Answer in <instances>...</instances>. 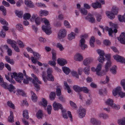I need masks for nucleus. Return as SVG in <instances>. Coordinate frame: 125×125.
Wrapping results in <instances>:
<instances>
[{"label": "nucleus", "mask_w": 125, "mask_h": 125, "mask_svg": "<svg viewBox=\"0 0 125 125\" xmlns=\"http://www.w3.org/2000/svg\"><path fill=\"white\" fill-rule=\"evenodd\" d=\"M7 42L14 49L16 52H20V49L16 45L17 43L15 41L11 40H7Z\"/></svg>", "instance_id": "5"}, {"label": "nucleus", "mask_w": 125, "mask_h": 125, "mask_svg": "<svg viewBox=\"0 0 125 125\" xmlns=\"http://www.w3.org/2000/svg\"><path fill=\"white\" fill-rule=\"evenodd\" d=\"M93 61V59L90 58H88L84 59L83 61V63L85 65L90 63Z\"/></svg>", "instance_id": "20"}, {"label": "nucleus", "mask_w": 125, "mask_h": 125, "mask_svg": "<svg viewBox=\"0 0 125 125\" xmlns=\"http://www.w3.org/2000/svg\"><path fill=\"white\" fill-rule=\"evenodd\" d=\"M101 64L99 63L97 65L96 69V74L99 76H100L102 75V73L100 72V71L101 69Z\"/></svg>", "instance_id": "16"}, {"label": "nucleus", "mask_w": 125, "mask_h": 125, "mask_svg": "<svg viewBox=\"0 0 125 125\" xmlns=\"http://www.w3.org/2000/svg\"><path fill=\"white\" fill-rule=\"evenodd\" d=\"M106 14L107 16L111 19H113L115 17V15L114 13L111 12L106 11Z\"/></svg>", "instance_id": "24"}, {"label": "nucleus", "mask_w": 125, "mask_h": 125, "mask_svg": "<svg viewBox=\"0 0 125 125\" xmlns=\"http://www.w3.org/2000/svg\"><path fill=\"white\" fill-rule=\"evenodd\" d=\"M26 78L23 80V82L24 83L27 84L28 83L29 81L31 80V78L28 76H26Z\"/></svg>", "instance_id": "36"}, {"label": "nucleus", "mask_w": 125, "mask_h": 125, "mask_svg": "<svg viewBox=\"0 0 125 125\" xmlns=\"http://www.w3.org/2000/svg\"><path fill=\"white\" fill-rule=\"evenodd\" d=\"M24 3L28 7L31 8H33L34 7L33 3L31 1L25 0Z\"/></svg>", "instance_id": "18"}, {"label": "nucleus", "mask_w": 125, "mask_h": 125, "mask_svg": "<svg viewBox=\"0 0 125 125\" xmlns=\"http://www.w3.org/2000/svg\"><path fill=\"white\" fill-rule=\"evenodd\" d=\"M56 94L57 96H60L61 94V90L60 88H57L56 89Z\"/></svg>", "instance_id": "58"}, {"label": "nucleus", "mask_w": 125, "mask_h": 125, "mask_svg": "<svg viewBox=\"0 0 125 125\" xmlns=\"http://www.w3.org/2000/svg\"><path fill=\"white\" fill-rule=\"evenodd\" d=\"M110 106L113 109H119L120 108V106L119 105H116L115 104H113V103Z\"/></svg>", "instance_id": "43"}, {"label": "nucleus", "mask_w": 125, "mask_h": 125, "mask_svg": "<svg viewBox=\"0 0 125 125\" xmlns=\"http://www.w3.org/2000/svg\"><path fill=\"white\" fill-rule=\"evenodd\" d=\"M12 75H11V79H13L14 78L15 80L17 82H18L21 83V81H20L18 79V77H17L18 74L17 73L15 72H14L12 73Z\"/></svg>", "instance_id": "23"}, {"label": "nucleus", "mask_w": 125, "mask_h": 125, "mask_svg": "<svg viewBox=\"0 0 125 125\" xmlns=\"http://www.w3.org/2000/svg\"><path fill=\"white\" fill-rule=\"evenodd\" d=\"M7 104L9 107L13 109H14L15 106L11 102L8 101L7 102Z\"/></svg>", "instance_id": "57"}, {"label": "nucleus", "mask_w": 125, "mask_h": 125, "mask_svg": "<svg viewBox=\"0 0 125 125\" xmlns=\"http://www.w3.org/2000/svg\"><path fill=\"white\" fill-rule=\"evenodd\" d=\"M59 99L60 101L63 103H65L66 101L65 99L63 96H59Z\"/></svg>", "instance_id": "61"}, {"label": "nucleus", "mask_w": 125, "mask_h": 125, "mask_svg": "<svg viewBox=\"0 0 125 125\" xmlns=\"http://www.w3.org/2000/svg\"><path fill=\"white\" fill-rule=\"evenodd\" d=\"M36 4L37 6L39 7H43L45 8L46 7V6L43 3H36Z\"/></svg>", "instance_id": "64"}, {"label": "nucleus", "mask_w": 125, "mask_h": 125, "mask_svg": "<svg viewBox=\"0 0 125 125\" xmlns=\"http://www.w3.org/2000/svg\"><path fill=\"white\" fill-rule=\"evenodd\" d=\"M15 13L16 15L19 18H21L22 16L23 13L21 11H19L17 10H16L15 11Z\"/></svg>", "instance_id": "42"}, {"label": "nucleus", "mask_w": 125, "mask_h": 125, "mask_svg": "<svg viewBox=\"0 0 125 125\" xmlns=\"http://www.w3.org/2000/svg\"><path fill=\"white\" fill-rule=\"evenodd\" d=\"M47 80L51 81H54V78L52 75H47Z\"/></svg>", "instance_id": "44"}, {"label": "nucleus", "mask_w": 125, "mask_h": 125, "mask_svg": "<svg viewBox=\"0 0 125 125\" xmlns=\"http://www.w3.org/2000/svg\"><path fill=\"white\" fill-rule=\"evenodd\" d=\"M64 25L67 28H70V26L68 22L66 21H65L64 22Z\"/></svg>", "instance_id": "63"}, {"label": "nucleus", "mask_w": 125, "mask_h": 125, "mask_svg": "<svg viewBox=\"0 0 125 125\" xmlns=\"http://www.w3.org/2000/svg\"><path fill=\"white\" fill-rule=\"evenodd\" d=\"M97 52L98 54L99 55V56L98 59V60L99 62L103 63L104 61V53L103 51L100 50H97Z\"/></svg>", "instance_id": "8"}, {"label": "nucleus", "mask_w": 125, "mask_h": 125, "mask_svg": "<svg viewBox=\"0 0 125 125\" xmlns=\"http://www.w3.org/2000/svg\"><path fill=\"white\" fill-rule=\"evenodd\" d=\"M62 70L66 74H68L70 72V70L69 68L66 67L64 66L62 67Z\"/></svg>", "instance_id": "28"}, {"label": "nucleus", "mask_w": 125, "mask_h": 125, "mask_svg": "<svg viewBox=\"0 0 125 125\" xmlns=\"http://www.w3.org/2000/svg\"><path fill=\"white\" fill-rule=\"evenodd\" d=\"M86 114V111L84 108H80L78 112V115L80 118L84 117Z\"/></svg>", "instance_id": "10"}, {"label": "nucleus", "mask_w": 125, "mask_h": 125, "mask_svg": "<svg viewBox=\"0 0 125 125\" xmlns=\"http://www.w3.org/2000/svg\"><path fill=\"white\" fill-rule=\"evenodd\" d=\"M36 115L38 118L42 119L43 116V114L42 111L40 110L38 111L36 114Z\"/></svg>", "instance_id": "25"}, {"label": "nucleus", "mask_w": 125, "mask_h": 125, "mask_svg": "<svg viewBox=\"0 0 125 125\" xmlns=\"http://www.w3.org/2000/svg\"><path fill=\"white\" fill-rule=\"evenodd\" d=\"M114 59L117 61L120 62L121 63H124L125 61V59L123 57L118 55H116L113 56Z\"/></svg>", "instance_id": "11"}, {"label": "nucleus", "mask_w": 125, "mask_h": 125, "mask_svg": "<svg viewBox=\"0 0 125 125\" xmlns=\"http://www.w3.org/2000/svg\"><path fill=\"white\" fill-rule=\"evenodd\" d=\"M113 103V100L110 98L108 99L106 101V104L108 105H109L110 106Z\"/></svg>", "instance_id": "53"}, {"label": "nucleus", "mask_w": 125, "mask_h": 125, "mask_svg": "<svg viewBox=\"0 0 125 125\" xmlns=\"http://www.w3.org/2000/svg\"><path fill=\"white\" fill-rule=\"evenodd\" d=\"M122 89L121 87L120 86L117 87L113 91V94L114 96H115L117 95L121 91Z\"/></svg>", "instance_id": "13"}, {"label": "nucleus", "mask_w": 125, "mask_h": 125, "mask_svg": "<svg viewBox=\"0 0 125 125\" xmlns=\"http://www.w3.org/2000/svg\"><path fill=\"white\" fill-rule=\"evenodd\" d=\"M62 115L63 117L64 118L67 119L68 118V117L66 113V111L65 110H62Z\"/></svg>", "instance_id": "55"}, {"label": "nucleus", "mask_w": 125, "mask_h": 125, "mask_svg": "<svg viewBox=\"0 0 125 125\" xmlns=\"http://www.w3.org/2000/svg\"><path fill=\"white\" fill-rule=\"evenodd\" d=\"M85 19L91 23L95 22V18L93 15L91 13H89L87 16L85 17Z\"/></svg>", "instance_id": "12"}, {"label": "nucleus", "mask_w": 125, "mask_h": 125, "mask_svg": "<svg viewBox=\"0 0 125 125\" xmlns=\"http://www.w3.org/2000/svg\"><path fill=\"white\" fill-rule=\"evenodd\" d=\"M105 57L107 58V62L106 63L105 66V72H107L109 70V68L111 66V62L110 61V55L109 54H106L105 55Z\"/></svg>", "instance_id": "7"}, {"label": "nucleus", "mask_w": 125, "mask_h": 125, "mask_svg": "<svg viewBox=\"0 0 125 125\" xmlns=\"http://www.w3.org/2000/svg\"><path fill=\"white\" fill-rule=\"evenodd\" d=\"M31 60L33 63L35 64L36 63H37L38 65L40 66H41L42 65V63L37 60L33 56L31 57Z\"/></svg>", "instance_id": "19"}, {"label": "nucleus", "mask_w": 125, "mask_h": 125, "mask_svg": "<svg viewBox=\"0 0 125 125\" xmlns=\"http://www.w3.org/2000/svg\"><path fill=\"white\" fill-rule=\"evenodd\" d=\"M80 11L83 15H85L87 14V10L84 8L81 9L80 10Z\"/></svg>", "instance_id": "38"}, {"label": "nucleus", "mask_w": 125, "mask_h": 125, "mask_svg": "<svg viewBox=\"0 0 125 125\" xmlns=\"http://www.w3.org/2000/svg\"><path fill=\"white\" fill-rule=\"evenodd\" d=\"M55 97V92H51L50 95V98L51 100H53Z\"/></svg>", "instance_id": "45"}, {"label": "nucleus", "mask_w": 125, "mask_h": 125, "mask_svg": "<svg viewBox=\"0 0 125 125\" xmlns=\"http://www.w3.org/2000/svg\"><path fill=\"white\" fill-rule=\"evenodd\" d=\"M117 122L119 125H125V118L124 117L118 120Z\"/></svg>", "instance_id": "30"}, {"label": "nucleus", "mask_w": 125, "mask_h": 125, "mask_svg": "<svg viewBox=\"0 0 125 125\" xmlns=\"http://www.w3.org/2000/svg\"><path fill=\"white\" fill-rule=\"evenodd\" d=\"M52 106L54 109L55 110H58L60 109L61 110L62 109L63 107L61 104L54 102L52 104Z\"/></svg>", "instance_id": "9"}, {"label": "nucleus", "mask_w": 125, "mask_h": 125, "mask_svg": "<svg viewBox=\"0 0 125 125\" xmlns=\"http://www.w3.org/2000/svg\"><path fill=\"white\" fill-rule=\"evenodd\" d=\"M31 99L34 102L37 101V97L34 93L32 91H31Z\"/></svg>", "instance_id": "29"}, {"label": "nucleus", "mask_w": 125, "mask_h": 125, "mask_svg": "<svg viewBox=\"0 0 125 125\" xmlns=\"http://www.w3.org/2000/svg\"><path fill=\"white\" fill-rule=\"evenodd\" d=\"M15 89V87L12 85L10 84L8 86L7 89H8L10 92H13L14 93H15V91H14V90Z\"/></svg>", "instance_id": "21"}, {"label": "nucleus", "mask_w": 125, "mask_h": 125, "mask_svg": "<svg viewBox=\"0 0 125 125\" xmlns=\"http://www.w3.org/2000/svg\"><path fill=\"white\" fill-rule=\"evenodd\" d=\"M8 121L10 123H13L14 121L13 113L11 111L10 112V115L8 117Z\"/></svg>", "instance_id": "22"}, {"label": "nucleus", "mask_w": 125, "mask_h": 125, "mask_svg": "<svg viewBox=\"0 0 125 125\" xmlns=\"http://www.w3.org/2000/svg\"><path fill=\"white\" fill-rule=\"evenodd\" d=\"M31 76L33 77L34 79L32 80V83L33 84L34 86L35 87V89L37 91H38L40 90V87L36 83V82L40 84H41V82L40 81L36 76L33 74H31Z\"/></svg>", "instance_id": "3"}, {"label": "nucleus", "mask_w": 125, "mask_h": 125, "mask_svg": "<svg viewBox=\"0 0 125 125\" xmlns=\"http://www.w3.org/2000/svg\"><path fill=\"white\" fill-rule=\"evenodd\" d=\"M92 6L94 8H101L102 7L101 4L98 0L96 1L95 3H92Z\"/></svg>", "instance_id": "17"}, {"label": "nucleus", "mask_w": 125, "mask_h": 125, "mask_svg": "<svg viewBox=\"0 0 125 125\" xmlns=\"http://www.w3.org/2000/svg\"><path fill=\"white\" fill-rule=\"evenodd\" d=\"M48 63L51 65L55 66L56 63L54 61H49Z\"/></svg>", "instance_id": "62"}, {"label": "nucleus", "mask_w": 125, "mask_h": 125, "mask_svg": "<svg viewBox=\"0 0 125 125\" xmlns=\"http://www.w3.org/2000/svg\"><path fill=\"white\" fill-rule=\"evenodd\" d=\"M56 46L61 51H62L64 49V48L63 47L62 44L60 43H57Z\"/></svg>", "instance_id": "49"}, {"label": "nucleus", "mask_w": 125, "mask_h": 125, "mask_svg": "<svg viewBox=\"0 0 125 125\" xmlns=\"http://www.w3.org/2000/svg\"><path fill=\"white\" fill-rule=\"evenodd\" d=\"M23 116L24 118L26 119H29V116L27 110H25L23 111Z\"/></svg>", "instance_id": "31"}, {"label": "nucleus", "mask_w": 125, "mask_h": 125, "mask_svg": "<svg viewBox=\"0 0 125 125\" xmlns=\"http://www.w3.org/2000/svg\"><path fill=\"white\" fill-rule=\"evenodd\" d=\"M0 10L2 12L3 15L5 16L6 15V10L3 6L1 5L0 6Z\"/></svg>", "instance_id": "32"}, {"label": "nucleus", "mask_w": 125, "mask_h": 125, "mask_svg": "<svg viewBox=\"0 0 125 125\" xmlns=\"http://www.w3.org/2000/svg\"><path fill=\"white\" fill-rule=\"evenodd\" d=\"M57 63L60 65L63 66L67 63V61L65 59L58 58L57 60Z\"/></svg>", "instance_id": "15"}, {"label": "nucleus", "mask_w": 125, "mask_h": 125, "mask_svg": "<svg viewBox=\"0 0 125 125\" xmlns=\"http://www.w3.org/2000/svg\"><path fill=\"white\" fill-rule=\"evenodd\" d=\"M81 91H83L84 93L87 94L88 93L89 90L87 87L83 86L81 87Z\"/></svg>", "instance_id": "35"}, {"label": "nucleus", "mask_w": 125, "mask_h": 125, "mask_svg": "<svg viewBox=\"0 0 125 125\" xmlns=\"http://www.w3.org/2000/svg\"><path fill=\"white\" fill-rule=\"evenodd\" d=\"M16 29L19 31H21L23 30V28L22 25L20 24H17L16 26Z\"/></svg>", "instance_id": "39"}, {"label": "nucleus", "mask_w": 125, "mask_h": 125, "mask_svg": "<svg viewBox=\"0 0 125 125\" xmlns=\"http://www.w3.org/2000/svg\"><path fill=\"white\" fill-rule=\"evenodd\" d=\"M52 59L53 60L55 61L56 60V53L54 50H52Z\"/></svg>", "instance_id": "60"}, {"label": "nucleus", "mask_w": 125, "mask_h": 125, "mask_svg": "<svg viewBox=\"0 0 125 125\" xmlns=\"http://www.w3.org/2000/svg\"><path fill=\"white\" fill-rule=\"evenodd\" d=\"M112 28H109L107 26H106L104 28V29L106 31H107L108 32V34L110 36L113 37L112 34L113 33V31L112 29H114V32L116 33L117 32V27L116 24H113L112 25Z\"/></svg>", "instance_id": "2"}, {"label": "nucleus", "mask_w": 125, "mask_h": 125, "mask_svg": "<svg viewBox=\"0 0 125 125\" xmlns=\"http://www.w3.org/2000/svg\"><path fill=\"white\" fill-rule=\"evenodd\" d=\"M70 104L72 108L75 109H76L77 107L75 103L71 101H70Z\"/></svg>", "instance_id": "48"}, {"label": "nucleus", "mask_w": 125, "mask_h": 125, "mask_svg": "<svg viewBox=\"0 0 125 125\" xmlns=\"http://www.w3.org/2000/svg\"><path fill=\"white\" fill-rule=\"evenodd\" d=\"M33 54L34 57H35V58L37 60H39L40 58V55L37 52H33Z\"/></svg>", "instance_id": "47"}, {"label": "nucleus", "mask_w": 125, "mask_h": 125, "mask_svg": "<svg viewBox=\"0 0 125 125\" xmlns=\"http://www.w3.org/2000/svg\"><path fill=\"white\" fill-rule=\"evenodd\" d=\"M90 67L89 66H88L84 68V73L87 75H88L89 74Z\"/></svg>", "instance_id": "34"}, {"label": "nucleus", "mask_w": 125, "mask_h": 125, "mask_svg": "<svg viewBox=\"0 0 125 125\" xmlns=\"http://www.w3.org/2000/svg\"><path fill=\"white\" fill-rule=\"evenodd\" d=\"M76 35L73 32H71L68 35V39L69 40H71L75 38Z\"/></svg>", "instance_id": "26"}, {"label": "nucleus", "mask_w": 125, "mask_h": 125, "mask_svg": "<svg viewBox=\"0 0 125 125\" xmlns=\"http://www.w3.org/2000/svg\"><path fill=\"white\" fill-rule=\"evenodd\" d=\"M23 75L22 73H19L17 77L18 79L20 81H21V80H22L23 79Z\"/></svg>", "instance_id": "51"}, {"label": "nucleus", "mask_w": 125, "mask_h": 125, "mask_svg": "<svg viewBox=\"0 0 125 125\" xmlns=\"http://www.w3.org/2000/svg\"><path fill=\"white\" fill-rule=\"evenodd\" d=\"M31 17V15L29 13H26L24 14L23 16L24 19L26 20L29 19Z\"/></svg>", "instance_id": "41"}, {"label": "nucleus", "mask_w": 125, "mask_h": 125, "mask_svg": "<svg viewBox=\"0 0 125 125\" xmlns=\"http://www.w3.org/2000/svg\"><path fill=\"white\" fill-rule=\"evenodd\" d=\"M95 38L93 36H92L90 40V43L91 46L92 47H94V43L95 42Z\"/></svg>", "instance_id": "33"}, {"label": "nucleus", "mask_w": 125, "mask_h": 125, "mask_svg": "<svg viewBox=\"0 0 125 125\" xmlns=\"http://www.w3.org/2000/svg\"><path fill=\"white\" fill-rule=\"evenodd\" d=\"M74 59L75 61H81L83 60V57L80 54L77 53L74 56Z\"/></svg>", "instance_id": "14"}, {"label": "nucleus", "mask_w": 125, "mask_h": 125, "mask_svg": "<svg viewBox=\"0 0 125 125\" xmlns=\"http://www.w3.org/2000/svg\"><path fill=\"white\" fill-rule=\"evenodd\" d=\"M42 103L41 104L42 106L45 107L47 106V102L45 99L44 98H42Z\"/></svg>", "instance_id": "46"}, {"label": "nucleus", "mask_w": 125, "mask_h": 125, "mask_svg": "<svg viewBox=\"0 0 125 125\" xmlns=\"http://www.w3.org/2000/svg\"><path fill=\"white\" fill-rule=\"evenodd\" d=\"M116 66H114L110 68V71L113 74H115L116 73Z\"/></svg>", "instance_id": "50"}, {"label": "nucleus", "mask_w": 125, "mask_h": 125, "mask_svg": "<svg viewBox=\"0 0 125 125\" xmlns=\"http://www.w3.org/2000/svg\"><path fill=\"white\" fill-rule=\"evenodd\" d=\"M42 21L44 22L46 25H43L42 27V30L47 34H50L52 32L51 30V28L50 27L49 21L45 18H42Z\"/></svg>", "instance_id": "1"}, {"label": "nucleus", "mask_w": 125, "mask_h": 125, "mask_svg": "<svg viewBox=\"0 0 125 125\" xmlns=\"http://www.w3.org/2000/svg\"><path fill=\"white\" fill-rule=\"evenodd\" d=\"M34 20L36 25H38L41 24V21H42V19L38 17L37 14H34L32 15L30 20L31 21H33Z\"/></svg>", "instance_id": "4"}, {"label": "nucleus", "mask_w": 125, "mask_h": 125, "mask_svg": "<svg viewBox=\"0 0 125 125\" xmlns=\"http://www.w3.org/2000/svg\"><path fill=\"white\" fill-rule=\"evenodd\" d=\"M72 75L73 76L75 77L77 79H78L79 76L78 74L76 72L74 71H72L71 72Z\"/></svg>", "instance_id": "52"}, {"label": "nucleus", "mask_w": 125, "mask_h": 125, "mask_svg": "<svg viewBox=\"0 0 125 125\" xmlns=\"http://www.w3.org/2000/svg\"><path fill=\"white\" fill-rule=\"evenodd\" d=\"M79 46L83 50H84L85 48L87 47V45L85 43L79 45Z\"/></svg>", "instance_id": "56"}, {"label": "nucleus", "mask_w": 125, "mask_h": 125, "mask_svg": "<svg viewBox=\"0 0 125 125\" xmlns=\"http://www.w3.org/2000/svg\"><path fill=\"white\" fill-rule=\"evenodd\" d=\"M52 109V106L50 105H48L47 107V110L48 114L49 115L50 114H51Z\"/></svg>", "instance_id": "59"}, {"label": "nucleus", "mask_w": 125, "mask_h": 125, "mask_svg": "<svg viewBox=\"0 0 125 125\" xmlns=\"http://www.w3.org/2000/svg\"><path fill=\"white\" fill-rule=\"evenodd\" d=\"M67 34V31L64 29H62L59 30L57 34V38L60 39L64 38Z\"/></svg>", "instance_id": "6"}, {"label": "nucleus", "mask_w": 125, "mask_h": 125, "mask_svg": "<svg viewBox=\"0 0 125 125\" xmlns=\"http://www.w3.org/2000/svg\"><path fill=\"white\" fill-rule=\"evenodd\" d=\"M73 90L76 92H81V87L77 85H74L73 87Z\"/></svg>", "instance_id": "27"}, {"label": "nucleus", "mask_w": 125, "mask_h": 125, "mask_svg": "<svg viewBox=\"0 0 125 125\" xmlns=\"http://www.w3.org/2000/svg\"><path fill=\"white\" fill-rule=\"evenodd\" d=\"M17 92L19 95H22L23 96H25V92L23 90L21 89H18Z\"/></svg>", "instance_id": "40"}, {"label": "nucleus", "mask_w": 125, "mask_h": 125, "mask_svg": "<svg viewBox=\"0 0 125 125\" xmlns=\"http://www.w3.org/2000/svg\"><path fill=\"white\" fill-rule=\"evenodd\" d=\"M40 15L42 16H46L48 14V12L46 10H41L40 12Z\"/></svg>", "instance_id": "37"}, {"label": "nucleus", "mask_w": 125, "mask_h": 125, "mask_svg": "<svg viewBox=\"0 0 125 125\" xmlns=\"http://www.w3.org/2000/svg\"><path fill=\"white\" fill-rule=\"evenodd\" d=\"M17 42L18 44L19 47L20 48H23L24 46V45L23 43L20 40H18L17 41Z\"/></svg>", "instance_id": "54"}]
</instances>
